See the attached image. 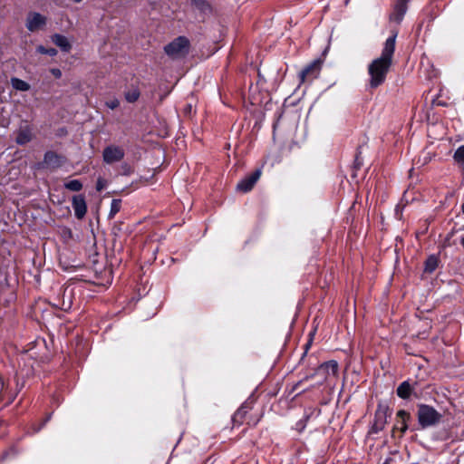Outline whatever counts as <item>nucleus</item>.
<instances>
[{"mask_svg": "<svg viewBox=\"0 0 464 464\" xmlns=\"http://www.w3.org/2000/svg\"><path fill=\"white\" fill-rule=\"evenodd\" d=\"M321 71V61L314 60L307 66H305L299 72V79L301 82H304L306 80H313L317 78Z\"/></svg>", "mask_w": 464, "mask_h": 464, "instance_id": "7", "label": "nucleus"}, {"mask_svg": "<svg viewBox=\"0 0 464 464\" xmlns=\"http://www.w3.org/2000/svg\"><path fill=\"white\" fill-rule=\"evenodd\" d=\"M36 51L39 53L47 54V55H50V56H55L57 54V50L56 49H54V48H45L43 45L37 46Z\"/></svg>", "mask_w": 464, "mask_h": 464, "instance_id": "23", "label": "nucleus"}, {"mask_svg": "<svg viewBox=\"0 0 464 464\" xmlns=\"http://www.w3.org/2000/svg\"><path fill=\"white\" fill-rule=\"evenodd\" d=\"M64 188L74 192H78L82 188V183L79 179H72L64 183Z\"/></svg>", "mask_w": 464, "mask_h": 464, "instance_id": "19", "label": "nucleus"}, {"mask_svg": "<svg viewBox=\"0 0 464 464\" xmlns=\"http://www.w3.org/2000/svg\"><path fill=\"white\" fill-rule=\"evenodd\" d=\"M74 3H81L82 0H72Z\"/></svg>", "mask_w": 464, "mask_h": 464, "instance_id": "30", "label": "nucleus"}, {"mask_svg": "<svg viewBox=\"0 0 464 464\" xmlns=\"http://www.w3.org/2000/svg\"><path fill=\"white\" fill-rule=\"evenodd\" d=\"M409 0H397L393 12L391 14V20L400 23L406 11H407V4Z\"/></svg>", "mask_w": 464, "mask_h": 464, "instance_id": "12", "label": "nucleus"}, {"mask_svg": "<svg viewBox=\"0 0 464 464\" xmlns=\"http://www.w3.org/2000/svg\"><path fill=\"white\" fill-rule=\"evenodd\" d=\"M190 43L185 36H179L164 47L168 56L172 59L185 57L189 52Z\"/></svg>", "mask_w": 464, "mask_h": 464, "instance_id": "2", "label": "nucleus"}, {"mask_svg": "<svg viewBox=\"0 0 464 464\" xmlns=\"http://www.w3.org/2000/svg\"><path fill=\"white\" fill-rule=\"evenodd\" d=\"M11 83L13 88H14L17 91L26 92L30 89L29 83L18 78H12Z\"/></svg>", "mask_w": 464, "mask_h": 464, "instance_id": "18", "label": "nucleus"}, {"mask_svg": "<svg viewBox=\"0 0 464 464\" xmlns=\"http://www.w3.org/2000/svg\"><path fill=\"white\" fill-rule=\"evenodd\" d=\"M260 175H261V170L256 169L251 175L243 179L241 181H239L237 183V190L244 192V193L250 191L253 188L256 182L260 178Z\"/></svg>", "mask_w": 464, "mask_h": 464, "instance_id": "8", "label": "nucleus"}, {"mask_svg": "<svg viewBox=\"0 0 464 464\" xmlns=\"http://www.w3.org/2000/svg\"><path fill=\"white\" fill-rule=\"evenodd\" d=\"M124 150L116 145L107 146L102 152L103 161L107 164L121 161L124 158Z\"/></svg>", "mask_w": 464, "mask_h": 464, "instance_id": "5", "label": "nucleus"}, {"mask_svg": "<svg viewBox=\"0 0 464 464\" xmlns=\"http://www.w3.org/2000/svg\"><path fill=\"white\" fill-rule=\"evenodd\" d=\"M105 187V181L102 179H98L96 183V189L97 191H102Z\"/></svg>", "mask_w": 464, "mask_h": 464, "instance_id": "27", "label": "nucleus"}, {"mask_svg": "<svg viewBox=\"0 0 464 464\" xmlns=\"http://www.w3.org/2000/svg\"><path fill=\"white\" fill-rule=\"evenodd\" d=\"M388 407L379 405L374 415V421L370 428L369 434H376L382 430L387 423Z\"/></svg>", "mask_w": 464, "mask_h": 464, "instance_id": "4", "label": "nucleus"}, {"mask_svg": "<svg viewBox=\"0 0 464 464\" xmlns=\"http://www.w3.org/2000/svg\"><path fill=\"white\" fill-rule=\"evenodd\" d=\"M192 8L198 13V14L205 19L212 13V7L207 0H191Z\"/></svg>", "mask_w": 464, "mask_h": 464, "instance_id": "11", "label": "nucleus"}, {"mask_svg": "<svg viewBox=\"0 0 464 464\" xmlns=\"http://www.w3.org/2000/svg\"><path fill=\"white\" fill-rule=\"evenodd\" d=\"M438 266V259L434 256L428 257L425 262V271L432 273Z\"/></svg>", "mask_w": 464, "mask_h": 464, "instance_id": "21", "label": "nucleus"}, {"mask_svg": "<svg viewBox=\"0 0 464 464\" xmlns=\"http://www.w3.org/2000/svg\"><path fill=\"white\" fill-rule=\"evenodd\" d=\"M338 372V363L335 361H329L321 364L316 370V374H321L324 379L328 376H335Z\"/></svg>", "mask_w": 464, "mask_h": 464, "instance_id": "10", "label": "nucleus"}, {"mask_svg": "<svg viewBox=\"0 0 464 464\" xmlns=\"http://www.w3.org/2000/svg\"><path fill=\"white\" fill-rule=\"evenodd\" d=\"M51 72L57 79L62 77V72H61L60 69L53 68V69L51 70Z\"/></svg>", "mask_w": 464, "mask_h": 464, "instance_id": "28", "label": "nucleus"}, {"mask_svg": "<svg viewBox=\"0 0 464 464\" xmlns=\"http://www.w3.org/2000/svg\"><path fill=\"white\" fill-rule=\"evenodd\" d=\"M121 200L114 198L111 203V209L109 213V218H113L114 216L121 210Z\"/></svg>", "mask_w": 464, "mask_h": 464, "instance_id": "20", "label": "nucleus"}, {"mask_svg": "<svg viewBox=\"0 0 464 464\" xmlns=\"http://www.w3.org/2000/svg\"><path fill=\"white\" fill-rule=\"evenodd\" d=\"M47 22V18L37 12H31L27 14L25 26L28 31L35 32L42 29Z\"/></svg>", "mask_w": 464, "mask_h": 464, "instance_id": "6", "label": "nucleus"}, {"mask_svg": "<svg viewBox=\"0 0 464 464\" xmlns=\"http://www.w3.org/2000/svg\"><path fill=\"white\" fill-rule=\"evenodd\" d=\"M441 414L433 407L421 404L418 408V420L422 428L434 426L440 422Z\"/></svg>", "mask_w": 464, "mask_h": 464, "instance_id": "3", "label": "nucleus"}, {"mask_svg": "<svg viewBox=\"0 0 464 464\" xmlns=\"http://www.w3.org/2000/svg\"><path fill=\"white\" fill-rule=\"evenodd\" d=\"M106 105L107 107H109L110 109L113 110V109H116L119 105H120V102L118 99H112L111 101H108L106 102Z\"/></svg>", "mask_w": 464, "mask_h": 464, "instance_id": "26", "label": "nucleus"}, {"mask_svg": "<svg viewBox=\"0 0 464 464\" xmlns=\"http://www.w3.org/2000/svg\"><path fill=\"white\" fill-rule=\"evenodd\" d=\"M412 392V388L408 381L401 382L397 388V395L401 399H409Z\"/></svg>", "mask_w": 464, "mask_h": 464, "instance_id": "17", "label": "nucleus"}, {"mask_svg": "<svg viewBox=\"0 0 464 464\" xmlns=\"http://www.w3.org/2000/svg\"><path fill=\"white\" fill-rule=\"evenodd\" d=\"M63 161V158L53 151H47L44 157V164L52 169L59 168Z\"/></svg>", "mask_w": 464, "mask_h": 464, "instance_id": "14", "label": "nucleus"}, {"mask_svg": "<svg viewBox=\"0 0 464 464\" xmlns=\"http://www.w3.org/2000/svg\"><path fill=\"white\" fill-rule=\"evenodd\" d=\"M395 39L396 35L390 36L384 43L381 56L374 59L368 66L369 85L372 89L379 87L385 82L392 63Z\"/></svg>", "mask_w": 464, "mask_h": 464, "instance_id": "1", "label": "nucleus"}, {"mask_svg": "<svg viewBox=\"0 0 464 464\" xmlns=\"http://www.w3.org/2000/svg\"><path fill=\"white\" fill-rule=\"evenodd\" d=\"M140 97V92L138 89H131L125 92V99L129 102H136Z\"/></svg>", "mask_w": 464, "mask_h": 464, "instance_id": "22", "label": "nucleus"}, {"mask_svg": "<svg viewBox=\"0 0 464 464\" xmlns=\"http://www.w3.org/2000/svg\"><path fill=\"white\" fill-rule=\"evenodd\" d=\"M72 206L74 211V216L78 219H82L87 212V205L83 195H75L72 199Z\"/></svg>", "mask_w": 464, "mask_h": 464, "instance_id": "9", "label": "nucleus"}, {"mask_svg": "<svg viewBox=\"0 0 464 464\" xmlns=\"http://www.w3.org/2000/svg\"><path fill=\"white\" fill-rule=\"evenodd\" d=\"M53 43L60 47L62 51L63 52H69L71 50V44L69 43L68 39L60 34H54L52 36Z\"/></svg>", "mask_w": 464, "mask_h": 464, "instance_id": "16", "label": "nucleus"}, {"mask_svg": "<svg viewBox=\"0 0 464 464\" xmlns=\"http://www.w3.org/2000/svg\"><path fill=\"white\" fill-rule=\"evenodd\" d=\"M396 416L397 422L394 425V430H399L401 433H404L408 429L407 421L410 419V414L404 410H400Z\"/></svg>", "mask_w": 464, "mask_h": 464, "instance_id": "15", "label": "nucleus"}, {"mask_svg": "<svg viewBox=\"0 0 464 464\" xmlns=\"http://www.w3.org/2000/svg\"><path fill=\"white\" fill-rule=\"evenodd\" d=\"M33 139L32 129L28 125L21 126L17 131L15 142L18 145H25Z\"/></svg>", "mask_w": 464, "mask_h": 464, "instance_id": "13", "label": "nucleus"}, {"mask_svg": "<svg viewBox=\"0 0 464 464\" xmlns=\"http://www.w3.org/2000/svg\"><path fill=\"white\" fill-rule=\"evenodd\" d=\"M247 412V407L245 405H242L234 414L233 420L234 421H239L241 420L246 413Z\"/></svg>", "mask_w": 464, "mask_h": 464, "instance_id": "24", "label": "nucleus"}, {"mask_svg": "<svg viewBox=\"0 0 464 464\" xmlns=\"http://www.w3.org/2000/svg\"><path fill=\"white\" fill-rule=\"evenodd\" d=\"M460 243H461V245H462V246H463V247H464V237L461 238Z\"/></svg>", "mask_w": 464, "mask_h": 464, "instance_id": "29", "label": "nucleus"}, {"mask_svg": "<svg viewBox=\"0 0 464 464\" xmlns=\"http://www.w3.org/2000/svg\"><path fill=\"white\" fill-rule=\"evenodd\" d=\"M397 457V453H392L389 458L385 459V461L382 464H399L396 460Z\"/></svg>", "mask_w": 464, "mask_h": 464, "instance_id": "25", "label": "nucleus"}]
</instances>
